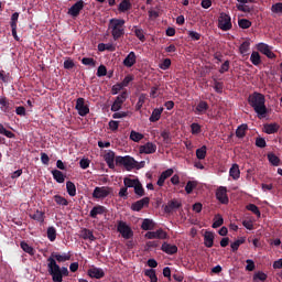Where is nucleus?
<instances>
[{
    "mask_svg": "<svg viewBox=\"0 0 282 282\" xmlns=\"http://www.w3.org/2000/svg\"><path fill=\"white\" fill-rule=\"evenodd\" d=\"M248 104L252 107L258 118H265L268 116V107H265V96L263 94L254 91L249 95Z\"/></svg>",
    "mask_w": 282,
    "mask_h": 282,
    "instance_id": "obj_1",
    "label": "nucleus"
},
{
    "mask_svg": "<svg viewBox=\"0 0 282 282\" xmlns=\"http://www.w3.org/2000/svg\"><path fill=\"white\" fill-rule=\"evenodd\" d=\"M124 23L123 19L112 18L109 20L108 28L111 30L113 41H118L121 36H124Z\"/></svg>",
    "mask_w": 282,
    "mask_h": 282,
    "instance_id": "obj_2",
    "label": "nucleus"
},
{
    "mask_svg": "<svg viewBox=\"0 0 282 282\" xmlns=\"http://www.w3.org/2000/svg\"><path fill=\"white\" fill-rule=\"evenodd\" d=\"M47 268H48V274L52 275L53 282H63L62 275H61V265L56 263L54 258L47 259Z\"/></svg>",
    "mask_w": 282,
    "mask_h": 282,
    "instance_id": "obj_3",
    "label": "nucleus"
},
{
    "mask_svg": "<svg viewBox=\"0 0 282 282\" xmlns=\"http://www.w3.org/2000/svg\"><path fill=\"white\" fill-rule=\"evenodd\" d=\"M115 162L119 166H124V169L127 171H131L132 169H135V164H138L135 159H133V158H131L129 155H127V156H117L115 159Z\"/></svg>",
    "mask_w": 282,
    "mask_h": 282,
    "instance_id": "obj_4",
    "label": "nucleus"
},
{
    "mask_svg": "<svg viewBox=\"0 0 282 282\" xmlns=\"http://www.w3.org/2000/svg\"><path fill=\"white\" fill-rule=\"evenodd\" d=\"M218 28L223 32L232 30V19L227 13L221 12L218 18Z\"/></svg>",
    "mask_w": 282,
    "mask_h": 282,
    "instance_id": "obj_5",
    "label": "nucleus"
},
{
    "mask_svg": "<svg viewBox=\"0 0 282 282\" xmlns=\"http://www.w3.org/2000/svg\"><path fill=\"white\" fill-rule=\"evenodd\" d=\"M117 230L120 232L123 239H131V237H133V230H131V227H129V225L122 220L118 221Z\"/></svg>",
    "mask_w": 282,
    "mask_h": 282,
    "instance_id": "obj_6",
    "label": "nucleus"
},
{
    "mask_svg": "<svg viewBox=\"0 0 282 282\" xmlns=\"http://www.w3.org/2000/svg\"><path fill=\"white\" fill-rule=\"evenodd\" d=\"M109 195H111V187L107 186H97L93 192L94 199H105V197H109Z\"/></svg>",
    "mask_w": 282,
    "mask_h": 282,
    "instance_id": "obj_7",
    "label": "nucleus"
},
{
    "mask_svg": "<svg viewBox=\"0 0 282 282\" xmlns=\"http://www.w3.org/2000/svg\"><path fill=\"white\" fill-rule=\"evenodd\" d=\"M216 199H218L220 204H228L230 202L228 198V188L219 186L216 191Z\"/></svg>",
    "mask_w": 282,
    "mask_h": 282,
    "instance_id": "obj_8",
    "label": "nucleus"
},
{
    "mask_svg": "<svg viewBox=\"0 0 282 282\" xmlns=\"http://www.w3.org/2000/svg\"><path fill=\"white\" fill-rule=\"evenodd\" d=\"M75 109L82 117H85L87 113H89V106L85 105V98L83 97L77 98Z\"/></svg>",
    "mask_w": 282,
    "mask_h": 282,
    "instance_id": "obj_9",
    "label": "nucleus"
},
{
    "mask_svg": "<svg viewBox=\"0 0 282 282\" xmlns=\"http://www.w3.org/2000/svg\"><path fill=\"white\" fill-rule=\"evenodd\" d=\"M149 204H151V198L143 197L140 200L132 203L131 210H134V213H140V210H142L144 206H149Z\"/></svg>",
    "mask_w": 282,
    "mask_h": 282,
    "instance_id": "obj_10",
    "label": "nucleus"
},
{
    "mask_svg": "<svg viewBox=\"0 0 282 282\" xmlns=\"http://www.w3.org/2000/svg\"><path fill=\"white\" fill-rule=\"evenodd\" d=\"M85 8V1L78 0L68 9V14L73 18H76L80 14V11Z\"/></svg>",
    "mask_w": 282,
    "mask_h": 282,
    "instance_id": "obj_11",
    "label": "nucleus"
},
{
    "mask_svg": "<svg viewBox=\"0 0 282 282\" xmlns=\"http://www.w3.org/2000/svg\"><path fill=\"white\" fill-rule=\"evenodd\" d=\"M158 151V145L153 142H148L143 145L139 147V152L142 154L144 153L145 155H151Z\"/></svg>",
    "mask_w": 282,
    "mask_h": 282,
    "instance_id": "obj_12",
    "label": "nucleus"
},
{
    "mask_svg": "<svg viewBox=\"0 0 282 282\" xmlns=\"http://www.w3.org/2000/svg\"><path fill=\"white\" fill-rule=\"evenodd\" d=\"M147 239H167L169 234L163 229H158L156 231H148L145 234Z\"/></svg>",
    "mask_w": 282,
    "mask_h": 282,
    "instance_id": "obj_13",
    "label": "nucleus"
},
{
    "mask_svg": "<svg viewBox=\"0 0 282 282\" xmlns=\"http://www.w3.org/2000/svg\"><path fill=\"white\" fill-rule=\"evenodd\" d=\"M258 50L261 52V54H264L267 58H276V55L274 54V52L270 50V45L265 43H259Z\"/></svg>",
    "mask_w": 282,
    "mask_h": 282,
    "instance_id": "obj_14",
    "label": "nucleus"
},
{
    "mask_svg": "<svg viewBox=\"0 0 282 282\" xmlns=\"http://www.w3.org/2000/svg\"><path fill=\"white\" fill-rule=\"evenodd\" d=\"M105 213H107V207H105L102 205H96L90 210L89 217H91V219H97L98 215H105Z\"/></svg>",
    "mask_w": 282,
    "mask_h": 282,
    "instance_id": "obj_15",
    "label": "nucleus"
},
{
    "mask_svg": "<svg viewBox=\"0 0 282 282\" xmlns=\"http://www.w3.org/2000/svg\"><path fill=\"white\" fill-rule=\"evenodd\" d=\"M177 208H182V203H180L177 199H172L165 205L164 213L171 214L173 210H177Z\"/></svg>",
    "mask_w": 282,
    "mask_h": 282,
    "instance_id": "obj_16",
    "label": "nucleus"
},
{
    "mask_svg": "<svg viewBox=\"0 0 282 282\" xmlns=\"http://www.w3.org/2000/svg\"><path fill=\"white\" fill-rule=\"evenodd\" d=\"M204 246L206 248H213L215 246V234L213 231H205Z\"/></svg>",
    "mask_w": 282,
    "mask_h": 282,
    "instance_id": "obj_17",
    "label": "nucleus"
},
{
    "mask_svg": "<svg viewBox=\"0 0 282 282\" xmlns=\"http://www.w3.org/2000/svg\"><path fill=\"white\" fill-rule=\"evenodd\" d=\"M88 276H90V279H102L105 271L101 268L93 267L88 270Z\"/></svg>",
    "mask_w": 282,
    "mask_h": 282,
    "instance_id": "obj_18",
    "label": "nucleus"
},
{
    "mask_svg": "<svg viewBox=\"0 0 282 282\" xmlns=\"http://www.w3.org/2000/svg\"><path fill=\"white\" fill-rule=\"evenodd\" d=\"M137 61H138V57L135 56V52L131 51L123 59V65L124 67H133Z\"/></svg>",
    "mask_w": 282,
    "mask_h": 282,
    "instance_id": "obj_19",
    "label": "nucleus"
},
{
    "mask_svg": "<svg viewBox=\"0 0 282 282\" xmlns=\"http://www.w3.org/2000/svg\"><path fill=\"white\" fill-rule=\"evenodd\" d=\"M173 175V169H167L161 173L156 182L158 186H164V182Z\"/></svg>",
    "mask_w": 282,
    "mask_h": 282,
    "instance_id": "obj_20",
    "label": "nucleus"
},
{
    "mask_svg": "<svg viewBox=\"0 0 282 282\" xmlns=\"http://www.w3.org/2000/svg\"><path fill=\"white\" fill-rule=\"evenodd\" d=\"M105 162L108 165V169H116V153L113 151H109L105 154Z\"/></svg>",
    "mask_w": 282,
    "mask_h": 282,
    "instance_id": "obj_21",
    "label": "nucleus"
},
{
    "mask_svg": "<svg viewBox=\"0 0 282 282\" xmlns=\"http://www.w3.org/2000/svg\"><path fill=\"white\" fill-rule=\"evenodd\" d=\"M161 250L165 252V254H177V246L171 245L169 242H163Z\"/></svg>",
    "mask_w": 282,
    "mask_h": 282,
    "instance_id": "obj_22",
    "label": "nucleus"
},
{
    "mask_svg": "<svg viewBox=\"0 0 282 282\" xmlns=\"http://www.w3.org/2000/svg\"><path fill=\"white\" fill-rule=\"evenodd\" d=\"M51 258L54 259L55 261H57L58 263H65V261H69V259H72V254L69 253H52Z\"/></svg>",
    "mask_w": 282,
    "mask_h": 282,
    "instance_id": "obj_23",
    "label": "nucleus"
},
{
    "mask_svg": "<svg viewBox=\"0 0 282 282\" xmlns=\"http://www.w3.org/2000/svg\"><path fill=\"white\" fill-rule=\"evenodd\" d=\"M208 109H209L208 102L202 100L196 106L195 113H197V116H202L203 113H206Z\"/></svg>",
    "mask_w": 282,
    "mask_h": 282,
    "instance_id": "obj_24",
    "label": "nucleus"
},
{
    "mask_svg": "<svg viewBox=\"0 0 282 282\" xmlns=\"http://www.w3.org/2000/svg\"><path fill=\"white\" fill-rule=\"evenodd\" d=\"M279 129H280L279 123L264 124V133H268V135H272V133H276Z\"/></svg>",
    "mask_w": 282,
    "mask_h": 282,
    "instance_id": "obj_25",
    "label": "nucleus"
},
{
    "mask_svg": "<svg viewBox=\"0 0 282 282\" xmlns=\"http://www.w3.org/2000/svg\"><path fill=\"white\" fill-rule=\"evenodd\" d=\"M163 111H164V108H162V107L155 108L149 118L150 122H158V120H160V118H162Z\"/></svg>",
    "mask_w": 282,
    "mask_h": 282,
    "instance_id": "obj_26",
    "label": "nucleus"
},
{
    "mask_svg": "<svg viewBox=\"0 0 282 282\" xmlns=\"http://www.w3.org/2000/svg\"><path fill=\"white\" fill-rule=\"evenodd\" d=\"M51 173L57 184H63L65 182V174H63L61 170H53Z\"/></svg>",
    "mask_w": 282,
    "mask_h": 282,
    "instance_id": "obj_27",
    "label": "nucleus"
},
{
    "mask_svg": "<svg viewBox=\"0 0 282 282\" xmlns=\"http://www.w3.org/2000/svg\"><path fill=\"white\" fill-rule=\"evenodd\" d=\"M229 175L232 180H239L241 177V171L239 170L238 164H234L229 170Z\"/></svg>",
    "mask_w": 282,
    "mask_h": 282,
    "instance_id": "obj_28",
    "label": "nucleus"
},
{
    "mask_svg": "<svg viewBox=\"0 0 282 282\" xmlns=\"http://www.w3.org/2000/svg\"><path fill=\"white\" fill-rule=\"evenodd\" d=\"M0 109L3 113L10 112V100H8V97L0 98Z\"/></svg>",
    "mask_w": 282,
    "mask_h": 282,
    "instance_id": "obj_29",
    "label": "nucleus"
},
{
    "mask_svg": "<svg viewBox=\"0 0 282 282\" xmlns=\"http://www.w3.org/2000/svg\"><path fill=\"white\" fill-rule=\"evenodd\" d=\"M31 219H34V221H39L40 224H43L45 221V213L41 210H36L34 214L30 215Z\"/></svg>",
    "mask_w": 282,
    "mask_h": 282,
    "instance_id": "obj_30",
    "label": "nucleus"
},
{
    "mask_svg": "<svg viewBox=\"0 0 282 282\" xmlns=\"http://www.w3.org/2000/svg\"><path fill=\"white\" fill-rule=\"evenodd\" d=\"M82 238L85 240L89 239V241H96V236H94V231L87 228H84L82 230Z\"/></svg>",
    "mask_w": 282,
    "mask_h": 282,
    "instance_id": "obj_31",
    "label": "nucleus"
},
{
    "mask_svg": "<svg viewBox=\"0 0 282 282\" xmlns=\"http://www.w3.org/2000/svg\"><path fill=\"white\" fill-rule=\"evenodd\" d=\"M267 158L270 162V164H272V166H279L281 164V159H279V156H276V154L270 152L267 154Z\"/></svg>",
    "mask_w": 282,
    "mask_h": 282,
    "instance_id": "obj_32",
    "label": "nucleus"
},
{
    "mask_svg": "<svg viewBox=\"0 0 282 282\" xmlns=\"http://www.w3.org/2000/svg\"><path fill=\"white\" fill-rule=\"evenodd\" d=\"M248 131V124L242 123L236 130V138H246V132Z\"/></svg>",
    "mask_w": 282,
    "mask_h": 282,
    "instance_id": "obj_33",
    "label": "nucleus"
},
{
    "mask_svg": "<svg viewBox=\"0 0 282 282\" xmlns=\"http://www.w3.org/2000/svg\"><path fill=\"white\" fill-rule=\"evenodd\" d=\"M66 191L69 197H76V185L72 181L66 182Z\"/></svg>",
    "mask_w": 282,
    "mask_h": 282,
    "instance_id": "obj_34",
    "label": "nucleus"
},
{
    "mask_svg": "<svg viewBox=\"0 0 282 282\" xmlns=\"http://www.w3.org/2000/svg\"><path fill=\"white\" fill-rule=\"evenodd\" d=\"M140 182L139 178H130L124 177L123 178V186H127L128 188H134V186Z\"/></svg>",
    "mask_w": 282,
    "mask_h": 282,
    "instance_id": "obj_35",
    "label": "nucleus"
},
{
    "mask_svg": "<svg viewBox=\"0 0 282 282\" xmlns=\"http://www.w3.org/2000/svg\"><path fill=\"white\" fill-rule=\"evenodd\" d=\"M98 51L99 52H116V46L113 44H105V43H99L98 44Z\"/></svg>",
    "mask_w": 282,
    "mask_h": 282,
    "instance_id": "obj_36",
    "label": "nucleus"
},
{
    "mask_svg": "<svg viewBox=\"0 0 282 282\" xmlns=\"http://www.w3.org/2000/svg\"><path fill=\"white\" fill-rule=\"evenodd\" d=\"M141 228H142V230H153V228H155V223H153V220H151L149 218H145L142 221Z\"/></svg>",
    "mask_w": 282,
    "mask_h": 282,
    "instance_id": "obj_37",
    "label": "nucleus"
},
{
    "mask_svg": "<svg viewBox=\"0 0 282 282\" xmlns=\"http://www.w3.org/2000/svg\"><path fill=\"white\" fill-rule=\"evenodd\" d=\"M250 62L252 63V65H254L256 67H258V65L261 63V55L259 54V52L253 51V52L251 53Z\"/></svg>",
    "mask_w": 282,
    "mask_h": 282,
    "instance_id": "obj_38",
    "label": "nucleus"
},
{
    "mask_svg": "<svg viewBox=\"0 0 282 282\" xmlns=\"http://www.w3.org/2000/svg\"><path fill=\"white\" fill-rule=\"evenodd\" d=\"M221 226H224V217L221 216V214H217L214 217V223L212 225V228H221Z\"/></svg>",
    "mask_w": 282,
    "mask_h": 282,
    "instance_id": "obj_39",
    "label": "nucleus"
},
{
    "mask_svg": "<svg viewBox=\"0 0 282 282\" xmlns=\"http://www.w3.org/2000/svg\"><path fill=\"white\" fill-rule=\"evenodd\" d=\"M20 248H21L24 252H26V254H31V257H34V248H33L32 246H29L28 242L22 241V242L20 243Z\"/></svg>",
    "mask_w": 282,
    "mask_h": 282,
    "instance_id": "obj_40",
    "label": "nucleus"
},
{
    "mask_svg": "<svg viewBox=\"0 0 282 282\" xmlns=\"http://www.w3.org/2000/svg\"><path fill=\"white\" fill-rule=\"evenodd\" d=\"M130 140H132V142H140V140H144V134H142L135 130H132L130 132Z\"/></svg>",
    "mask_w": 282,
    "mask_h": 282,
    "instance_id": "obj_41",
    "label": "nucleus"
},
{
    "mask_svg": "<svg viewBox=\"0 0 282 282\" xmlns=\"http://www.w3.org/2000/svg\"><path fill=\"white\" fill-rule=\"evenodd\" d=\"M134 194L137 197H144V186H142V183L139 181L138 184L134 186Z\"/></svg>",
    "mask_w": 282,
    "mask_h": 282,
    "instance_id": "obj_42",
    "label": "nucleus"
},
{
    "mask_svg": "<svg viewBox=\"0 0 282 282\" xmlns=\"http://www.w3.org/2000/svg\"><path fill=\"white\" fill-rule=\"evenodd\" d=\"M53 199L57 204V206H69V202L61 195H55Z\"/></svg>",
    "mask_w": 282,
    "mask_h": 282,
    "instance_id": "obj_43",
    "label": "nucleus"
},
{
    "mask_svg": "<svg viewBox=\"0 0 282 282\" xmlns=\"http://www.w3.org/2000/svg\"><path fill=\"white\" fill-rule=\"evenodd\" d=\"M128 10H131V1L122 0L119 4V12H128Z\"/></svg>",
    "mask_w": 282,
    "mask_h": 282,
    "instance_id": "obj_44",
    "label": "nucleus"
},
{
    "mask_svg": "<svg viewBox=\"0 0 282 282\" xmlns=\"http://www.w3.org/2000/svg\"><path fill=\"white\" fill-rule=\"evenodd\" d=\"M206 153H207L206 145H203L202 148L197 149L196 150L197 160H206Z\"/></svg>",
    "mask_w": 282,
    "mask_h": 282,
    "instance_id": "obj_45",
    "label": "nucleus"
},
{
    "mask_svg": "<svg viewBox=\"0 0 282 282\" xmlns=\"http://www.w3.org/2000/svg\"><path fill=\"white\" fill-rule=\"evenodd\" d=\"M246 243V238L245 237H241L239 238L238 240L234 241L231 243V250L232 252H237L239 250V246Z\"/></svg>",
    "mask_w": 282,
    "mask_h": 282,
    "instance_id": "obj_46",
    "label": "nucleus"
},
{
    "mask_svg": "<svg viewBox=\"0 0 282 282\" xmlns=\"http://www.w3.org/2000/svg\"><path fill=\"white\" fill-rule=\"evenodd\" d=\"M195 188H197V182L188 181L185 186V193H187V195H191V193H193V191H195Z\"/></svg>",
    "mask_w": 282,
    "mask_h": 282,
    "instance_id": "obj_47",
    "label": "nucleus"
},
{
    "mask_svg": "<svg viewBox=\"0 0 282 282\" xmlns=\"http://www.w3.org/2000/svg\"><path fill=\"white\" fill-rule=\"evenodd\" d=\"M145 276H149L151 282H158V274H155V270L147 269L144 271Z\"/></svg>",
    "mask_w": 282,
    "mask_h": 282,
    "instance_id": "obj_48",
    "label": "nucleus"
},
{
    "mask_svg": "<svg viewBox=\"0 0 282 282\" xmlns=\"http://www.w3.org/2000/svg\"><path fill=\"white\" fill-rule=\"evenodd\" d=\"M127 98H129V94L127 93V90H124L116 98L115 102L122 106L124 105Z\"/></svg>",
    "mask_w": 282,
    "mask_h": 282,
    "instance_id": "obj_49",
    "label": "nucleus"
},
{
    "mask_svg": "<svg viewBox=\"0 0 282 282\" xmlns=\"http://www.w3.org/2000/svg\"><path fill=\"white\" fill-rule=\"evenodd\" d=\"M238 25L239 28H241V30H248L249 28L252 26V22H250V20L248 19H240L238 21Z\"/></svg>",
    "mask_w": 282,
    "mask_h": 282,
    "instance_id": "obj_50",
    "label": "nucleus"
},
{
    "mask_svg": "<svg viewBox=\"0 0 282 282\" xmlns=\"http://www.w3.org/2000/svg\"><path fill=\"white\" fill-rule=\"evenodd\" d=\"M47 239L51 241H56V228L48 227L46 230Z\"/></svg>",
    "mask_w": 282,
    "mask_h": 282,
    "instance_id": "obj_51",
    "label": "nucleus"
},
{
    "mask_svg": "<svg viewBox=\"0 0 282 282\" xmlns=\"http://www.w3.org/2000/svg\"><path fill=\"white\" fill-rule=\"evenodd\" d=\"M191 133L192 135H199L202 133V126L199 123H192L191 124Z\"/></svg>",
    "mask_w": 282,
    "mask_h": 282,
    "instance_id": "obj_52",
    "label": "nucleus"
},
{
    "mask_svg": "<svg viewBox=\"0 0 282 282\" xmlns=\"http://www.w3.org/2000/svg\"><path fill=\"white\" fill-rule=\"evenodd\" d=\"M240 54H248L250 52V41H245L239 47Z\"/></svg>",
    "mask_w": 282,
    "mask_h": 282,
    "instance_id": "obj_53",
    "label": "nucleus"
},
{
    "mask_svg": "<svg viewBox=\"0 0 282 282\" xmlns=\"http://www.w3.org/2000/svg\"><path fill=\"white\" fill-rule=\"evenodd\" d=\"M214 89L216 94H224V83L218 82L216 78H214Z\"/></svg>",
    "mask_w": 282,
    "mask_h": 282,
    "instance_id": "obj_54",
    "label": "nucleus"
},
{
    "mask_svg": "<svg viewBox=\"0 0 282 282\" xmlns=\"http://www.w3.org/2000/svg\"><path fill=\"white\" fill-rule=\"evenodd\" d=\"M250 213H253V215H257L258 217H261V210H259V207L254 204H249L246 206Z\"/></svg>",
    "mask_w": 282,
    "mask_h": 282,
    "instance_id": "obj_55",
    "label": "nucleus"
},
{
    "mask_svg": "<svg viewBox=\"0 0 282 282\" xmlns=\"http://www.w3.org/2000/svg\"><path fill=\"white\" fill-rule=\"evenodd\" d=\"M268 280V274L263 273L262 271H258L253 275V281H267Z\"/></svg>",
    "mask_w": 282,
    "mask_h": 282,
    "instance_id": "obj_56",
    "label": "nucleus"
},
{
    "mask_svg": "<svg viewBox=\"0 0 282 282\" xmlns=\"http://www.w3.org/2000/svg\"><path fill=\"white\" fill-rule=\"evenodd\" d=\"M134 36L141 41V43H144L147 41V37L144 36V30L142 29H134Z\"/></svg>",
    "mask_w": 282,
    "mask_h": 282,
    "instance_id": "obj_57",
    "label": "nucleus"
},
{
    "mask_svg": "<svg viewBox=\"0 0 282 282\" xmlns=\"http://www.w3.org/2000/svg\"><path fill=\"white\" fill-rule=\"evenodd\" d=\"M271 12H273V14H282V2L272 4Z\"/></svg>",
    "mask_w": 282,
    "mask_h": 282,
    "instance_id": "obj_58",
    "label": "nucleus"
},
{
    "mask_svg": "<svg viewBox=\"0 0 282 282\" xmlns=\"http://www.w3.org/2000/svg\"><path fill=\"white\" fill-rule=\"evenodd\" d=\"M0 134L6 135V138H14V134L12 131H9L3 127V123H0Z\"/></svg>",
    "mask_w": 282,
    "mask_h": 282,
    "instance_id": "obj_59",
    "label": "nucleus"
},
{
    "mask_svg": "<svg viewBox=\"0 0 282 282\" xmlns=\"http://www.w3.org/2000/svg\"><path fill=\"white\" fill-rule=\"evenodd\" d=\"M144 102H147V94H141L135 106L137 111H140V109H142V105H144Z\"/></svg>",
    "mask_w": 282,
    "mask_h": 282,
    "instance_id": "obj_60",
    "label": "nucleus"
},
{
    "mask_svg": "<svg viewBox=\"0 0 282 282\" xmlns=\"http://www.w3.org/2000/svg\"><path fill=\"white\" fill-rule=\"evenodd\" d=\"M119 197H121L122 199H129V187L127 185L120 188Z\"/></svg>",
    "mask_w": 282,
    "mask_h": 282,
    "instance_id": "obj_61",
    "label": "nucleus"
},
{
    "mask_svg": "<svg viewBox=\"0 0 282 282\" xmlns=\"http://www.w3.org/2000/svg\"><path fill=\"white\" fill-rule=\"evenodd\" d=\"M83 65H88L89 67H96V59L91 57H84L82 58Z\"/></svg>",
    "mask_w": 282,
    "mask_h": 282,
    "instance_id": "obj_62",
    "label": "nucleus"
},
{
    "mask_svg": "<svg viewBox=\"0 0 282 282\" xmlns=\"http://www.w3.org/2000/svg\"><path fill=\"white\" fill-rule=\"evenodd\" d=\"M107 74V66L100 65L97 69V76L98 78H102Z\"/></svg>",
    "mask_w": 282,
    "mask_h": 282,
    "instance_id": "obj_63",
    "label": "nucleus"
},
{
    "mask_svg": "<svg viewBox=\"0 0 282 282\" xmlns=\"http://www.w3.org/2000/svg\"><path fill=\"white\" fill-rule=\"evenodd\" d=\"M160 69L166 70L171 67V58H165L162 64L159 65Z\"/></svg>",
    "mask_w": 282,
    "mask_h": 282,
    "instance_id": "obj_64",
    "label": "nucleus"
}]
</instances>
